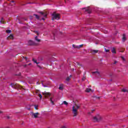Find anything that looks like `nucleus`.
<instances>
[{
    "label": "nucleus",
    "instance_id": "obj_1",
    "mask_svg": "<svg viewBox=\"0 0 128 128\" xmlns=\"http://www.w3.org/2000/svg\"><path fill=\"white\" fill-rule=\"evenodd\" d=\"M80 108V106L78 104H74L72 107V112L73 114V116H78V108Z\"/></svg>",
    "mask_w": 128,
    "mask_h": 128
},
{
    "label": "nucleus",
    "instance_id": "obj_2",
    "mask_svg": "<svg viewBox=\"0 0 128 128\" xmlns=\"http://www.w3.org/2000/svg\"><path fill=\"white\" fill-rule=\"evenodd\" d=\"M52 20H60V14L54 12L52 14Z\"/></svg>",
    "mask_w": 128,
    "mask_h": 128
},
{
    "label": "nucleus",
    "instance_id": "obj_3",
    "mask_svg": "<svg viewBox=\"0 0 128 128\" xmlns=\"http://www.w3.org/2000/svg\"><path fill=\"white\" fill-rule=\"evenodd\" d=\"M102 119V116L100 114H97L93 118L94 122H99Z\"/></svg>",
    "mask_w": 128,
    "mask_h": 128
},
{
    "label": "nucleus",
    "instance_id": "obj_4",
    "mask_svg": "<svg viewBox=\"0 0 128 128\" xmlns=\"http://www.w3.org/2000/svg\"><path fill=\"white\" fill-rule=\"evenodd\" d=\"M83 10H84V12H88V14H90V7H87L86 8H84Z\"/></svg>",
    "mask_w": 128,
    "mask_h": 128
},
{
    "label": "nucleus",
    "instance_id": "obj_5",
    "mask_svg": "<svg viewBox=\"0 0 128 128\" xmlns=\"http://www.w3.org/2000/svg\"><path fill=\"white\" fill-rule=\"evenodd\" d=\"M82 44L78 45V46H76L74 44L72 45V48H82Z\"/></svg>",
    "mask_w": 128,
    "mask_h": 128
},
{
    "label": "nucleus",
    "instance_id": "obj_6",
    "mask_svg": "<svg viewBox=\"0 0 128 128\" xmlns=\"http://www.w3.org/2000/svg\"><path fill=\"white\" fill-rule=\"evenodd\" d=\"M32 116H34V118H38V112L33 113L32 114Z\"/></svg>",
    "mask_w": 128,
    "mask_h": 128
},
{
    "label": "nucleus",
    "instance_id": "obj_7",
    "mask_svg": "<svg viewBox=\"0 0 128 128\" xmlns=\"http://www.w3.org/2000/svg\"><path fill=\"white\" fill-rule=\"evenodd\" d=\"M34 41L30 40L28 42V44H29V46H32V44H34Z\"/></svg>",
    "mask_w": 128,
    "mask_h": 128
},
{
    "label": "nucleus",
    "instance_id": "obj_8",
    "mask_svg": "<svg viewBox=\"0 0 128 128\" xmlns=\"http://www.w3.org/2000/svg\"><path fill=\"white\" fill-rule=\"evenodd\" d=\"M54 98L53 97H52V98L50 97V102H51L52 104H54Z\"/></svg>",
    "mask_w": 128,
    "mask_h": 128
},
{
    "label": "nucleus",
    "instance_id": "obj_9",
    "mask_svg": "<svg viewBox=\"0 0 128 128\" xmlns=\"http://www.w3.org/2000/svg\"><path fill=\"white\" fill-rule=\"evenodd\" d=\"M59 90H64V85L62 84L60 85Z\"/></svg>",
    "mask_w": 128,
    "mask_h": 128
},
{
    "label": "nucleus",
    "instance_id": "obj_10",
    "mask_svg": "<svg viewBox=\"0 0 128 128\" xmlns=\"http://www.w3.org/2000/svg\"><path fill=\"white\" fill-rule=\"evenodd\" d=\"M126 34H124L123 36H122V42H126Z\"/></svg>",
    "mask_w": 128,
    "mask_h": 128
},
{
    "label": "nucleus",
    "instance_id": "obj_11",
    "mask_svg": "<svg viewBox=\"0 0 128 128\" xmlns=\"http://www.w3.org/2000/svg\"><path fill=\"white\" fill-rule=\"evenodd\" d=\"M35 40H36V42H40V40L38 38V36H36L35 37Z\"/></svg>",
    "mask_w": 128,
    "mask_h": 128
},
{
    "label": "nucleus",
    "instance_id": "obj_12",
    "mask_svg": "<svg viewBox=\"0 0 128 128\" xmlns=\"http://www.w3.org/2000/svg\"><path fill=\"white\" fill-rule=\"evenodd\" d=\"M92 90L90 88H86V92H90ZM92 92H94V90H92Z\"/></svg>",
    "mask_w": 128,
    "mask_h": 128
},
{
    "label": "nucleus",
    "instance_id": "obj_13",
    "mask_svg": "<svg viewBox=\"0 0 128 128\" xmlns=\"http://www.w3.org/2000/svg\"><path fill=\"white\" fill-rule=\"evenodd\" d=\"M8 38H10V40H12L14 38V36L12 34H10L8 37Z\"/></svg>",
    "mask_w": 128,
    "mask_h": 128
},
{
    "label": "nucleus",
    "instance_id": "obj_14",
    "mask_svg": "<svg viewBox=\"0 0 128 128\" xmlns=\"http://www.w3.org/2000/svg\"><path fill=\"white\" fill-rule=\"evenodd\" d=\"M40 14H42V16H44V18H46V14H44L42 12H40Z\"/></svg>",
    "mask_w": 128,
    "mask_h": 128
},
{
    "label": "nucleus",
    "instance_id": "obj_15",
    "mask_svg": "<svg viewBox=\"0 0 128 128\" xmlns=\"http://www.w3.org/2000/svg\"><path fill=\"white\" fill-rule=\"evenodd\" d=\"M122 92H128V90L125 88H124L122 90Z\"/></svg>",
    "mask_w": 128,
    "mask_h": 128
},
{
    "label": "nucleus",
    "instance_id": "obj_16",
    "mask_svg": "<svg viewBox=\"0 0 128 128\" xmlns=\"http://www.w3.org/2000/svg\"><path fill=\"white\" fill-rule=\"evenodd\" d=\"M34 16H36V18H37V20H39L40 16H38V15L36 14H34Z\"/></svg>",
    "mask_w": 128,
    "mask_h": 128
},
{
    "label": "nucleus",
    "instance_id": "obj_17",
    "mask_svg": "<svg viewBox=\"0 0 128 128\" xmlns=\"http://www.w3.org/2000/svg\"><path fill=\"white\" fill-rule=\"evenodd\" d=\"M65 104V106H68V102H66V101H64L63 102H62V104Z\"/></svg>",
    "mask_w": 128,
    "mask_h": 128
},
{
    "label": "nucleus",
    "instance_id": "obj_18",
    "mask_svg": "<svg viewBox=\"0 0 128 128\" xmlns=\"http://www.w3.org/2000/svg\"><path fill=\"white\" fill-rule=\"evenodd\" d=\"M112 54H116V50L114 49V48H113L112 49Z\"/></svg>",
    "mask_w": 128,
    "mask_h": 128
},
{
    "label": "nucleus",
    "instance_id": "obj_19",
    "mask_svg": "<svg viewBox=\"0 0 128 128\" xmlns=\"http://www.w3.org/2000/svg\"><path fill=\"white\" fill-rule=\"evenodd\" d=\"M33 62H34V64H38V62H36V60L32 59Z\"/></svg>",
    "mask_w": 128,
    "mask_h": 128
},
{
    "label": "nucleus",
    "instance_id": "obj_20",
    "mask_svg": "<svg viewBox=\"0 0 128 128\" xmlns=\"http://www.w3.org/2000/svg\"><path fill=\"white\" fill-rule=\"evenodd\" d=\"M92 74H100V73L98 71H96L95 72H92Z\"/></svg>",
    "mask_w": 128,
    "mask_h": 128
},
{
    "label": "nucleus",
    "instance_id": "obj_21",
    "mask_svg": "<svg viewBox=\"0 0 128 128\" xmlns=\"http://www.w3.org/2000/svg\"><path fill=\"white\" fill-rule=\"evenodd\" d=\"M38 97L40 98V100H42V94H38Z\"/></svg>",
    "mask_w": 128,
    "mask_h": 128
},
{
    "label": "nucleus",
    "instance_id": "obj_22",
    "mask_svg": "<svg viewBox=\"0 0 128 128\" xmlns=\"http://www.w3.org/2000/svg\"><path fill=\"white\" fill-rule=\"evenodd\" d=\"M6 32H7V34H10V32H12V30H6Z\"/></svg>",
    "mask_w": 128,
    "mask_h": 128
},
{
    "label": "nucleus",
    "instance_id": "obj_23",
    "mask_svg": "<svg viewBox=\"0 0 128 128\" xmlns=\"http://www.w3.org/2000/svg\"><path fill=\"white\" fill-rule=\"evenodd\" d=\"M92 52H94V54H96V52H98V50H92Z\"/></svg>",
    "mask_w": 128,
    "mask_h": 128
},
{
    "label": "nucleus",
    "instance_id": "obj_24",
    "mask_svg": "<svg viewBox=\"0 0 128 128\" xmlns=\"http://www.w3.org/2000/svg\"><path fill=\"white\" fill-rule=\"evenodd\" d=\"M70 80V78L68 77L66 78V80H67V82H68V80Z\"/></svg>",
    "mask_w": 128,
    "mask_h": 128
},
{
    "label": "nucleus",
    "instance_id": "obj_25",
    "mask_svg": "<svg viewBox=\"0 0 128 128\" xmlns=\"http://www.w3.org/2000/svg\"><path fill=\"white\" fill-rule=\"evenodd\" d=\"M4 20V18H2V20L1 21H0V24H4V20Z\"/></svg>",
    "mask_w": 128,
    "mask_h": 128
},
{
    "label": "nucleus",
    "instance_id": "obj_26",
    "mask_svg": "<svg viewBox=\"0 0 128 128\" xmlns=\"http://www.w3.org/2000/svg\"><path fill=\"white\" fill-rule=\"evenodd\" d=\"M35 34H37L38 36H39V33H38V31H35Z\"/></svg>",
    "mask_w": 128,
    "mask_h": 128
},
{
    "label": "nucleus",
    "instance_id": "obj_27",
    "mask_svg": "<svg viewBox=\"0 0 128 128\" xmlns=\"http://www.w3.org/2000/svg\"><path fill=\"white\" fill-rule=\"evenodd\" d=\"M34 108H35V110H38V106H35Z\"/></svg>",
    "mask_w": 128,
    "mask_h": 128
},
{
    "label": "nucleus",
    "instance_id": "obj_28",
    "mask_svg": "<svg viewBox=\"0 0 128 128\" xmlns=\"http://www.w3.org/2000/svg\"><path fill=\"white\" fill-rule=\"evenodd\" d=\"M105 52H108V50L105 49Z\"/></svg>",
    "mask_w": 128,
    "mask_h": 128
},
{
    "label": "nucleus",
    "instance_id": "obj_29",
    "mask_svg": "<svg viewBox=\"0 0 128 128\" xmlns=\"http://www.w3.org/2000/svg\"><path fill=\"white\" fill-rule=\"evenodd\" d=\"M42 86H43L44 88H46V86H44L43 84H42Z\"/></svg>",
    "mask_w": 128,
    "mask_h": 128
},
{
    "label": "nucleus",
    "instance_id": "obj_30",
    "mask_svg": "<svg viewBox=\"0 0 128 128\" xmlns=\"http://www.w3.org/2000/svg\"><path fill=\"white\" fill-rule=\"evenodd\" d=\"M2 114V111L0 110V114Z\"/></svg>",
    "mask_w": 128,
    "mask_h": 128
},
{
    "label": "nucleus",
    "instance_id": "obj_31",
    "mask_svg": "<svg viewBox=\"0 0 128 128\" xmlns=\"http://www.w3.org/2000/svg\"><path fill=\"white\" fill-rule=\"evenodd\" d=\"M62 128H66V126H62Z\"/></svg>",
    "mask_w": 128,
    "mask_h": 128
},
{
    "label": "nucleus",
    "instance_id": "obj_32",
    "mask_svg": "<svg viewBox=\"0 0 128 128\" xmlns=\"http://www.w3.org/2000/svg\"><path fill=\"white\" fill-rule=\"evenodd\" d=\"M122 58L123 60H124V57H122Z\"/></svg>",
    "mask_w": 128,
    "mask_h": 128
},
{
    "label": "nucleus",
    "instance_id": "obj_33",
    "mask_svg": "<svg viewBox=\"0 0 128 128\" xmlns=\"http://www.w3.org/2000/svg\"><path fill=\"white\" fill-rule=\"evenodd\" d=\"M86 78H83L82 80H84V79H85Z\"/></svg>",
    "mask_w": 128,
    "mask_h": 128
},
{
    "label": "nucleus",
    "instance_id": "obj_34",
    "mask_svg": "<svg viewBox=\"0 0 128 128\" xmlns=\"http://www.w3.org/2000/svg\"><path fill=\"white\" fill-rule=\"evenodd\" d=\"M47 94H48V96H50V93H47Z\"/></svg>",
    "mask_w": 128,
    "mask_h": 128
},
{
    "label": "nucleus",
    "instance_id": "obj_35",
    "mask_svg": "<svg viewBox=\"0 0 128 128\" xmlns=\"http://www.w3.org/2000/svg\"><path fill=\"white\" fill-rule=\"evenodd\" d=\"M42 20H44V18H42Z\"/></svg>",
    "mask_w": 128,
    "mask_h": 128
},
{
    "label": "nucleus",
    "instance_id": "obj_36",
    "mask_svg": "<svg viewBox=\"0 0 128 128\" xmlns=\"http://www.w3.org/2000/svg\"><path fill=\"white\" fill-rule=\"evenodd\" d=\"M6 128H10V127H6Z\"/></svg>",
    "mask_w": 128,
    "mask_h": 128
},
{
    "label": "nucleus",
    "instance_id": "obj_37",
    "mask_svg": "<svg viewBox=\"0 0 128 128\" xmlns=\"http://www.w3.org/2000/svg\"><path fill=\"white\" fill-rule=\"evenodd\" d=\"M43 94H44V92H43Z\"/></svg>",
    "mask_w": 128,
    "mask_h": 128
},
{
    "label": "nucleus",
    "instance_id": "obj_38",
    "mask_svg": "<svg viewBox=\"0 0 128 128\" xmlns=\"http://www.w3.org/2000/svg\"><path fill=\"white\" fill-rule=\"evenodd\" d=\"M12 2H14V1H12Z\"/></svg>",
    "mask_w": 128,
    "mask_h": 128
},
{
    "label": "nucleus",
    "instance_id": "obj_39",
    "mask_svg": "<svg viewBox=\"0 0 128 128\" xmlns=\"http://www.w3.org/2000/svg\"><path fill=\"white\" fill-rule=\"evenodd\" d=\"M114 64H116V62H115V63Z\"/></svg>",
    "mask_w": 128,
    "mask_h": 128
}]
</instances>
